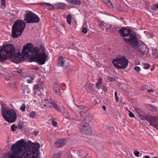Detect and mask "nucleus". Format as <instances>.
<instances>
[{
	"mask_svg": "<svg viewBox=\"0 0 158 158\" xmlns=\"http://www.w3.org/2000/svg\"><path fill=\"white\" fill-rule=\"evenodd\" d=\"M34 93L36 94L40 90V88L38 85H36L34 87Z\"/></svg>",
	"mask_w": 158,
	"mask_h": 158,
	"instance_id": "22",
	"label": "nucleus"
},
{
	"mask_svg": "<svg viewBox=\"0 0 158 158\" xmlns=\"http://www.w3.org/2000/svg\"><path fill=\"white\" fill-rule=\"evenodd\" d=\"M152 9L153 10L155 11L158 9V3L153 5L152 7Z\"/></svg>",
	"mask_w": 158,
	"mask_h": 158,
	"instance_id": "26",
	"label": "nucleus"
},
{
	"mask_svg": "<svg viewBox=\"0 0 158 158\" xmlns=\"http://www.w3.org/2000/svg\"><path fill=\"white\" fill-rule=\"evenodd\" d=\"M145 106L147 109L152 111L155 112L156 111L155 107L152 105L147 104Z\"/></svg>",
	"mask_w": 158,
	"mask_h": 158,
	"instance_id": "17",
	"label": "nucleus"
},
{
	"mask_svg": "<svg viewBox=\"0 0 158 158\" xmlns=\"http://www.w3.org/2000/svg\"><path fill=\"white\" fill-rule=\"evenodd\" d=\"M44 100L46 102V103H48L49 105H50V104L51 105V104L49 102H51V101H52V100H49V101H48V100L47 101L46 100L44 99Z\"/></svg>",
	"mask_w": 158,
	"mask_h": 158,
	"instance_id": "43",
	"label": "nucleus"
},
{
	"mask_svg": "<svg viewBox=\"0 0 158 158\" xmlns=\"http://www.w3.org/2000/svg\"><path fill=\"white\" fill-rule=\"evenodd\" d=\"M139 152L138 151H136L135 152L134 155L136 156H139Z\"/></svg>",
	"mask_w": 158,
	"mask_h": 158,
	"instance_id": "35",
	"label": "nucleus"
},
{
	"mask_svg": "<svg viewBox=\"0 0 158 158\" xmlns=\"http://www.w3.org/2000/svg\"><path fill=\"white\" fill-rule=\"evenodd\" d=\"M109 80L110 82L114 80L112 77H109Z\"/></svg>",
	"mask_w": 158,
	"mask_h": 158,
	"instance_id": "44",
	"label": "nucleus"
},
{
	"mask_svg": "<svg viewBox=\"0 0 158 158\" xmlns=\"http://www.w3.org/2000/svg\"><path fill=\"white\" fill-rule=\"evenodd\" d=\"M144 158H150V157L148 156H145Z\"/></svg>",
	"mask_w": 158,
	"mask_h": 158,
	"instance_id": "50",
	"label": "nucleus"
},
{
	"mask_svg": "<svg viewBox=\"0 0 158 158\" xmlns=\"http://www.w3.org/2000/svg\"><path fill=\"white\" fill-rule=\"evenodd\" d=\"M82 31L84 33H86L87 31V29L86 28H84L82 29Z\"/></svg>",
	"mask_w": 158,
	"mask_h": 158,
	"instance_id": "36",
	"label": "nucleus"
},
{
	"mask_svg": "<svg viewBox=\"0 0 158 158\" xmlns=\"http://www.w3.org/2000/svg\"><path fill=\"white\" fill-rule=\"evenodd\" d=\"M114 65L119 69H125L128 65V61L125 57L117 58L113 61Z\"/></svg>",
	"mask_w": 158,
	"mask_h": 158,
	"instance_id": "7",
	"label": "nucleus"
},
{
	"mask_svg": "<svg viewBox=\"0 0 158 158\" xmlns=\"http://www.w3.org/2000/svg\"><path fill=\"white\" fill-rule=\"evenodd\" d=\"M1 4L2 6H4L5 5L6 2L5 0H1Z\"/></svg>",
	"mask_w": 158,
	"mask_h": 158,
	"instance_id": "38",
	"label": "nucleus"
},
{
	"mask_svg": "<svg viewBox=\"0 0 158 158\" xmlns=\"http://www.w3.org/2000/svg\"><path fill=\"white\" fill-rule=\"evenodd\" d=\"M102 81V79L101 78H99L98 80V82L96 84V87L97 88L99 89V85L101 84Z\"/></svg>",
	"mask_w": 158,
	"mask_h": 158,
	"instance_id": "24",
	"label": "nucleus"
},
{
	"mask_svg": "<svg viewBox=\"0 0 158 158\" xmlns=\"http://www.w3.org/2000/svg\"><path fill=\"white\" fill-rule=\"evenodd\" d=\"M137 39L135 43L133 44H130L129 45L134 48V51L137 54L143 55L147 52V48L145 45L142 42H138Z\"/></svg>",
	"mask_w": 158,
	"mask_h": 158,
	"instance_id": "5",
	"label": "nucleus"
},
{
	"mask_svg": "<svg viewBox=\"0 0 158 158\" xmlns=\"http://www.w3.org/2000/svg\"><path fill=\"white\" fill-rule=\"evenodd\" d=\"M38 132L36 131L34 132V135H38Z\"/></svg>",
	"mask_w": 158,
	"mask_h": 158,
	"instance_id": "46",
	"label": "nucleus"
},
{
	"mask_svg": "<svg viewBox=\"0 0 158 158\" xmlns=\"http://www.w3.org/2000/svg\"><path fill=\"white\" fill-rule=\"evenodd\" d=\"M45 48L43 46L40 47H32L31 43L25 45L22 50L23 55L17 53L12 44H7L0 47V61L3 63L8 58L11 59L17 64L23 60V57L29 59L30 61H36L40 65L45 64L48 60V56L45 52Z\"/></svg>",
	"mask_w": 158,
	"mask_h": 158,
	"instance_id": "1",
	"label": "nucleus"
},
{
	"mask_svg": "<svg viewBox=\"0 0 158 158\" xmlns=\"http://www.w3.org/2000/svg\"><path fill=\"white\" fill-rule=\"evenodd\" d=\"M26 24L22 20H16L12 27V35L13 38L20 36L25 28Z\"/></svg>",
	"mask_w": 158,
	"mask_h": 158,
	"instance_id": "4",
	"label": "nucleus"
},
{
	"mask_svg": "<svg viewBox=\"0 0 158 158\" xmlns=\"http://www.w3.org/2000/svg\"><path fill=\"white\" fill-rule=\"evenodd\" d=\"M56 6L57 8L60 9H63L66 6L65 4L62 3H58L56 4Z\"/></svg>",
	"mask_w": 158,
	"mask_h": 158,
	"instance_id": "18",
	"label": "nucleus"
},
{
	"mask_svg": "<svg viewBox=\"0 0 158 158\" xmlns=\"http://www.w3.org/2000/svg\"><path fill=\"white\" fill-rule=\"evenodd\" d=\"M67 21L68 23L71 24V23L72 16L71 15H68L66 16Z\"/></svg>",
	"mask_w": 158,
	"mask_h": 158,
	"instance_id": "23",
	"label": "nucleus"
},
{
	"mask_svg": "<svg viewBox=\"0 0 158 158\" xmlns=\"http://www.w3.org/2000/svg\"><path fill=\"white\" fill-rule=\"evenodd\" d=\"M25 109L26 105L25 104L23 103L20 107V110L22 111H24L25 110Z\"/></svg>",
	"mask_w": 158,
	"mask_h": 158,
	"instance_id": "28",
	"label": "nucleus"
},
{
	"mask_svg": "<svg viewBox=\"0 0 158 158\" xmlns=\"http://www.w3.org/2000/svg\"><path fill=\"white\" fill-rule=\"evenodd\" d=\"M43 4L45 5V7L48 9L52 10L54 9L53 6L51 4L48 3H43Z\"/></svg>",
	"mask_w": 158,
	"mask_h": 158,
	"instance_id": "21",
	"label": "nucleus"
},
{
	"mask_svg": "<svg viewBox=\"0 0 158 158\" xmlns=\"http://www.w3.org/2000/svg\"><path fill=\"white\" fill-rule=\"evenodd\" d=\"M102 90L104 92H106L107 90V89L106 87H104L102 88Z\"/></svg>",
	"mask_w": 158,
	"mask_h": 158,
	"instance_id": "45",
	"label": "nucleus"
},
{
	"mask_svg": "<svg viewBox=\"0 0 158 158\" xmlns=\"http://www.w3.org/2000/svg\"><path fill=\"white\" fill-rule=\"evenodd\" d=\"M30 79H28L27 80V82L29 83H31V82L32 80L33 79V78L32 77H30Z\"/></svg>",
	"mask_w": 158,
	"mask_h": 158,
	"instance_id": "37",
	"label": "nucleus"
},
{
	"mask_svg": "<svg viewBox=\"0 0 158 158\" xmlns=\"http://www.w3.org/2000/svg\"><path fill=\"white\" fill-rule=\"evenodd\" d=\"M52 124L54 126H56V125L57 123L56 121H54L53 120H52Z\"/></svg>",
	"mask_w": 158,
	"mask_h": 158,
	"instance_id": "39",
	"label": "nucleus"
},
{
	"mask_svg": "<svg viewBox=\"0 0 158 158\" xmlns=\"http://www.w3.org/2000/svg\"><path fill=\"white\" fill-rule=\"evenodd\" d=\"M147 91L148 92L152 93L153 92L154 90L152 89H148L147 90Z\"/></svg>",
	"mask_w": 158,
	"mask_h": 158,
	"instance_id": "42",
	"label": "nucleus"
},
{
	"mask_svg": "<svg viewBox=\"0 0 158 158\" xmlns=\"http://www.w3.org/2000/svg\"><path fill=\"white\" fill-rule=\"evenodd\" d=\"M15 127V125H13L11 127V129H12V131H15V130L14 129Z\"/></svg>",
	"mask_w": 158,
	"mask_h": 158,
	"instance_id": "41",
	"label": "nucleus"
},
{
	"mask_svg": "<svg viewBox=\"0 0 158 158\" xmlns=\"http://www.w3.org/2000/svg\"><path fill=\"white\" fill-rule=\"evenodd\" d=\"M102 108L104 110H106V106H102Z\"/></svg>",
	"mask_w": 158,
	"mask_h": 158,
	"instance_id": "49",
	"label": "nucleus"
},
{
	"mask_svg": "<svg viewBox=\"0 0 158 158\" xmlns=\"http://www.w3.org/2000/svg\"><path fill=\"white\" fill-rule=\"evenodd\" d=\"M103 2L110 8H113L112 4L110 0H101Z\"/></svg>",
	"mask_w": 158,
	"mask_h": 158,
	"instance_id": "19",
	"label": "nucleus"
},
{
	"mask_svg": "<svg viewBox=\"0 0 158 158\" xmlns=\"http://www.w3.org/2000/svg\"><path fill=\"white\" fill-rule=\"evenodd\" d=\"M145 118L149 123L150 125L154 126L158 130V118H157L154 116L149 114H146Z\"/></svg>",
	"mask_w": 158,
	"mask_h": 158,
	"instance_id": "10",
	"label": "nucleus"
},
{
	"mask_svg": "<svg viewBox=\"0 0 158 158\" xmlns=\"http://www.w3.org/2000/svg\"><path fill=\"white\" fill-rule=\"evenodd\" d=\"M51 158H60V157L59 154H55L52 156Z\"/></svg>",
	"mask_w": 158,
	"mask_h": 158,
	"instance_id": "29",
	"label": "nucleus"
},
{
	"mask_svg": "<svg viewBox=\"0 0 158 158\" xmlns=\"http://www.w3.org/2000/svg\"><path fill=\"white\" fill-rule=\"evenodd\" d=\"M147 85H144L142 86L141 87V89L142 90H144L147 89Z\"/></svg>",
	"mask_w": 158,
	"mask_h": 158,
	"instance_id": "33",
	"label": "nucleus"
},
{
	"mask_svg": "<svg viewBox=\"0 0 158 158\" xmlns=\"http://www.w3.org/2000/svg\"><path fill=\"white\" fill-rule=\"evenodd\" d=\"M103 25L104 27H106V29H109L111 31H114L116 30V27L114 25H110L105 23H104Z\"/></svg>",
	"mask_w": 158,
	"mask_h": 158,
	"instance_id": "15",
	"label": "nucleus"
},
{
	"mask_svg": "<svg viewBox=\"0 0 158 158\" xmlns=\"http://www.w3.org/2000/svg\"><path fill=\"white\" fill-rule=\"evenodd\" d=\"M69 60L67 59L64 58L62 56H60L57 60V65L62 66L64 69L67 68L69 65Z\"/></svg>",
	"mask_w": 158,
	"mask_h": 158,
	"instance_id": "11",
	"label": "nucleus"
},
{
	"mask_svg": "<svg viewBox=\"0 0 158 158\" xmlns=\"http://www.w3.org/2000/svg\"><path fill=\"white\" fill-rule=\"evenodd\" d=\"M67 2L69 4L76 5H80L81 2L79 0H67Z\"/></svg>",
	"mask_w": 158,
	"mask_h": 158,
	"instance_id": "16",
	"label": "nucleus"
},
{
	"mask_svg": "<svg viewBox=\"0 0 158 158\" xmlns=\"http://www.w3.org/2000/svg\"><path fill=\"white\" fill-rule=\"evenodd\" d=\"M153 55L156 59L158 58V51H154L152 53Z\"/></svg>",
	"mask_w": 158,
	"mask_h": 158,
	"instance_id": "25",
	"label": "nucleus"
},
{
	"mask_svg": "<svg viewBox=\"0 0 158 158\" xmlns=\"http://www.w3.org/2000/svg\"><path fill=\"white\" fill-rule=\"evenodd\" d=\"M150 67V65L149 64H145L144 65V69H149Z\"/></svg>",
	"mask_w": 158,
	"mask_h": 158,
	"instance_id": "32",
	"label": "nucleus"
},
{
	"mask_svg": "<svg viewBox=\"0 0 158 158\" xmlns=\"http://www.w3.org/2000/svg\"><path fill=\"white\" fill-rule=\"evenodd\" d=\"M118 32L127 45L134 44L137 39V37L132 34L131 31L128 29L122 28L119 30Z\"/></svg>",
	"mask_w": 158,
	"mask_h": 158,
	"instance_id": "3",
	"label": "nucleus"
},
{
	"mask_svg": "<svg viewBox=\"0 0 158 158\" xmlns=\"http://www.w3.org/2000/svg\"><path fill=\"white\" fill-rule=\"evenodd\" d=\"M33 69L35 70H37L39 69V67H34Z\"/></svg>",
	"mask_w": 158,
	"mask_h": 158,
	"instance_id": "48",
	"label": "nucleus"
},
{
	"mask_svg": "<svg viewBox=\"0 0 158 158\" xmlns=\"http://www.w3.org/2000/svg\"><path fill=\"white\" fill-rule=\"evenodd\" d=\"M153 158H158V157H154Z\"/></svg>",
	"mask_w": 158,
	"mask_h": 158,
	"instance_id": "51",
	"label": "nucleus"
},
{
	"mask_svg": "<svg viewBox=\"0 0 158 158\" xmlns=\"http://www.w3.org/2000/svg\"><path fill=\"white\" fill-rule=\"evenodd\" d=\"M35 112L32 111L29 114V116L30 117L32 118H34L35 116Z\"/></svg>",
	"mask_w": 158,
	"mask_h": 158,
	"instance_id": "27",
	"label": "nucleus"
},
{
	"mask_svg": "<svg viewBox=\"0 0 158 158\" xmlns=\"http://www.w3.org/2000/svg\"><path fill=\"white\" fill-rule=\"evenodd\" d=\"M129 116L131 117L134 118L135 116L134 114L130 110L128 111Z\"/></svg>",
	"mask_w": 158,
	"mask_h": 158,
	"instance_id": "31",
	"label": "nucleus"
},
{
	"mask_svg": "<svg viewBox=\"0 0 158 158\" xmlns=\"http://www.w3.org/2000/svg\"><path fill=\"white\" fill-rule=\"evenodd\" d=\"M22 89L23 93L25 95H27V94H29L30 92V90L27 86L23 87Z\"/></svg>",
	"mask_w": 158,
	"mask_h": 158,
	"instance_id": "20",
	"label": "nucleus"
},
{
	"mask_svg": "<svg viewBox=\"0 0 158 158\" xmlns=\"http://www.w3.org/2000/svg\"><path fill=\"white\" fill-rule=\"evenodd\" d=\"M40 144L28 141L26 143L23 140L16 142L11 147V153L6 154L2 158H39Z\"/></svg>",
	"mask_w": 158,
	"mask_h": 158,
	"instance_id": "2",
	"label": "nucleus"
},
{
	"mask_svg": "<svg viewBox=\"0 0 158 158\" xmlns=\"http://www.w3.org/2000/svg\"><path fill=\"white\" fill-rule=\"evenodd\" d=\"M134 69L136 71L139 72L140 70V68L138 66H135L134 67Z\"/></svg>",
	"mask_w": 158,
	"mask_h": 158,
	"instance_id": "34",
	"label": "nucleus"
},
{
	"mask_svg": "<svg viewBox=\"0 0 158 158\" xmlns=\"http://www.w3.org/2000/svg\"><path fill=\"white\" fill-rule=\"evenodd\" d=\"M49 103L51 104L52 106L57 111L62 113V106L60 107V106H58L56 103L52 101H51Z\"/></svg>",
	"mask_w": 158,
	"mask_h": 158,
	"instance_id": "14",
	"label": "nucleus"
},
{
	"mask_svg": "<svg viewBox=\"0 0 158 158\" xmlns=\"http://www.w3.org/2000/svg\"><path fill=\"white\" fill-rule=\"evenodd\" d=\"M40 20L39 17L31 12L27 13L25 19V21L27 23H38Z\"/></svg>",
	"mask_w": 158,
	"mask_h": 158,
	"instance_id": "8",
	"label": "nucleus"
},
{
	"mask_svg": "<svg viewBox=\"0 0 158 158\" xmlns=\"http://www.w3.org/2000/svg\"><path fill=\"white\" fill-rule=\"evenodd\" d=\"M114 96H115V98L116 101V102H118V101L119 100V98L117 96V93L116 91L115 92Z\"/></svg>",
	"mask_w": 158,
	"mask_h": 158,
	"instance_id": "30",
	"label": "nucleus"
},
{
	"mask_svg": "<svg viewBox=\"0 0 158 158\" xmlns=\"http://www.w3.org/2000/svg\"><path fill=\"white\" fill-rule=\"evenodd\" d=\"M80 131L82 133L90 135L92 133V131L89 124L85 122H82L79 128Z\"/></svg>",
	"mask_w": 158,
	"mask_h": 158,
	"instance_id": "9",
	"label": "nucleus"
},
{
	"mask_svg": "<svg viewBox=\"0 0 158 158\" xmlns=\"http://www.w3.org/2000/svg\"><path fill=\"white\" fill-rule=\"evenodd\" d=\"M66 143V140L64 139H61L56 142L55 146L57 148L61 147L64 146Z\"/></svg>",
	"mask_w": 158,
	"mask_h": 158,
	"instance_id": "12",
	"label": "nucleus"
},
{
	"mask_svg": "<svg viewBox=\"0 0 158 158\" xmlns=\"http://www.w3.org/2000/svg\"><path fill=\"white\" fill-rule=\"evenodd\" d=\"M43 104L44 106H45L49 105L48 103H46V102H43Z\"/></svg>",
	"mask_w": 158,
	"mask_h": 158,
	"instance_id": "40",
	"label": "nucleus"
},
{
	"mask_svg": "<svg viewBox=\"0 0 158 158\" xmlns=\"http://www.w3.org/2000/svg\"><path fill=\"white\" fill-rule=\"evenodd\" d=\"M54 91L57 95H60V88L59 85L57 83H54L52 86Z\"/></svg>",
	"mask_w": 158,
	"mask_h": 158,
	"instance_id": "13",
	"label": "nucleus"
},
{
	"mask_svg": "<svg viewBox=\"0 0 158 158\" xmlns=\"http://www.w3.org/2000/svg\"><path fill=\"white\" fill-rule=\"evenodd\" d=\"M23 70H21V69H18L17 71V72H18V73H21L22 71Z\"/></svg>",
	"mask_w": 158,
	"mask_h": 158,
	"instance_id": "47",
	"label": "nucleus"
},
{
	"mask_svg": "<svg viewBox=\"0 0 158 158\" xmlns=\"http://www.w3.org/2000/svg\"><path fill=\"white\" fill-rule=\"evenodd\" d=\"M2 114L4 119L9 123H13L16 120V114L12 109L2 111Z\"/></svg>",
	"mask_w": 158,
	"mask_h": 158,
	"instance_id": "6",
	"label": "nucleus"
}]
</instances>
